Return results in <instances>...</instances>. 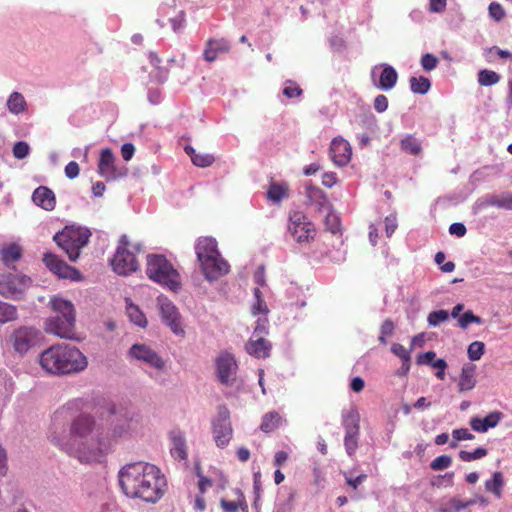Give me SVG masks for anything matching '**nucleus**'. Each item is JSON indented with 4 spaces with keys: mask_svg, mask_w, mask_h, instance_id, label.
<instances>
[{
    "mask_svg": "<svg viewBox=\"0 0 512 512\" xmlns=\"http://www.w3.org/2000/svg\"><path fill=\"white\" fill-rule=\"evenodd\" d=\"M50 439L53 444L84 463L101 461L111 448V438L88 414L76 416L68 432L53 430Z\"/></svg>",
    "mask_w": 512,
    "mask_h": 512,
    "instance_id": "obj_1",
    "label": "nucleus"
},
{
    "mask_svg": "<svg viewBox=\"0 0 512 512\" xmlns=\"http://www.w3.org/2000/svg\"><path fill=\"white\" fill-rule=\"evenodd\" d=\"M119 484L126 496L155 503L163 496L166 482L155 465L136 462L119 471Z\"/></svg>",
    "mask_w": 512,
    "mask_h": 512,
    "instance_id": "obj_2",
    "label": "nucleus"
},
{
    "mask_svg": "<svg viewBox=\"0 0 512 512\" xmlns=\"http://www.w3.org/2000/svg\"><path fill=\"white\" fill-rule=\"evenodd\" d=\"M39 364L49 374L65 375L85 370L88 360L77 347L69 344H56L40 354Z\"/></svg>",
    "mask_w": 512,
    "mask_h": 512,
    "instance_id": "obj_3",
    "label": "nucleus"
},
{
    "mask_svg": "<svg viewBox=\"0 0 512 512\" xmlns=\"http://www.w3.org/2000/svg\"><path fill=\"white\" fill-rule=\"evenodd\" d=\"M146 274L150 280L172 291L181 287L180 274L163 255L149 254L146 261Z\"/></svg>",
    "mask_w": 512,
    "mask_h": 512,
    "instance_id": "obj_4",
    "label": "nucleus"
},
{
    "mask_svg": "<svg viewBox=\"0 0 512 512\" xmlns=\"http://www.w3.org/2000/svg\"><path fill=\"white\" fill-rule=\"evenodd\" d=\"M90 236L87 228L67 226L57 233L53 240L67 254L70 261H76L81 249L88 244Z\"/></svg>",
    "mask_w": 512,
    "mask_h": 512,
    "instance_id": "obj_5",
    "label": "nucleus"
},
{
    "mask_svg": "<svg viewBox=\"0 0 512 512\" xmlns=\"http://www.w3.org/2000/svg\"><path fill=\"white\" fill-rule=\"evenodd\" d=\"M41 332L34 326L22 325L7 337V344L20 356L25 355L39 341Z\"/></svg>",
    "mask_w": 512,
    "mask_h": 512,
    "instance_id": "obj_6",
    "label": "nucleus"
},
{
    "mask_svg": "<svg viewBox=\"0 0 512 512\" xmlns=\"http://www.w3.org/2000/svg\"><path fill=\"white\" fill-rule=\"evenodd\" d=\"M288 232L300 244L310 243L317 234L314 223L301 211H291L289 213Z\"/></svg>",
    "mask_w": 512,
    "mask_h": 512,
    "instance_id": "obj_7",
    "label": "nucleus"
},
{
    "mask_svg": "<svg viewBox=\"0 0 512 512\" xmlns=\"http://www.w3.org/2000/svg\"><path fill=\"white\" fill-rule=\"evenodd\" d=\"M130 242L126 235H122L119 240L116 253L111 260L113 270L119 275H129L135 272L138 267V261L134 252L129 249Z\"/></svg>",
    "mask_w": 512,
    "mask_h": 512,
    "instance_id": "obj_8",
    "label": "nucleus"
},
{
    "mask_svg": "<svg viewBox=\"0 0 512 512\" xmlns=\"http://www.w3.org/2000/svg\"><path fill=\"white\" fill-rule=\"evenodd\" d=\"M31 285V279L25 275L7 273L0 275V295L20 300Z\"/></svg>",
    "mask_w": 512,
    "mask_h": 512,
    "instance_id": "obj_9",
    "label": "nucleus"
},
{
    "mask_svg": "<svg viewBox=\"0 0 512 512\" xmlns=\"http://www.w3.org/2000/svg\"><path fill=\"white\" fill-rule=\"evenodd\" d=\"M213 435L216 445L220 448L227 446L232 439L230 411L224 405L218 407L217 417L213 421Z\"/></svg>",
    "mask_w": 512,
    "mask_h": 512,
    "instance_id": "obj_10",
    "label": "nucleus"
},
{
    "mask_svg": "<svg viewBox=\"0 0 512 512\" xmlns=\"http://www.w3.org/2000/svg\"><path fill=\"white\" fill-rule=\"evenodd\" d=\"M215 369L217 379L222 385H233L236 380L238 364L232 354L228 352L220 353L215 359Z\"/></svg>",
    "mask_w": 512,
    "mask_h": 512,
    "instance_id": "obj_11",
    "label": "nucleus"
},
{
    "mask_svg": "<svg viewBox=\"0 0 512 512\" xmlns=\"http://www.w3.org/2000/svg\"><path fill=\"white\" fill-rule=\"evenodd\" d=\"M75 321L59 315L51 316L46 319L44 330L59 338L75 339Z\"/></svg>",
    "mask_w": 512,
    "mask_h": 512,
    "instance_id": "obj_12",
    "label": "nucleus"
},
{
    "mask_svg": "<svg viewBox=\"0 0 512 512\" xmlns=\"http://www.w3.org/2000/svg\"><path fill=\"white\" fill-rule=\"evenodd\" d=\"M43 262L46 267L59 278L79 280L81 278L77 269L67 265L58 256L52 253H45Z\"/></svg>",
    "mask_w": 512,
    "mask_h": 512,
    "instance_id": "obj_13",
    "label": "nucleus"
},
{
    "mask_svg": "<svg viewBox=\"0 0 512 512\" xmlns=\"http://www.w3.org/2000/svg\"><path fill=\"white\" fill-rule=\"evenodd\" d=\"M200 264L201 271L208 281H215L230 271L229 263L221 256L211 257V260L202 261Z\"/></svg>",
    "mask_w": 512,
    "mask_h": 512,
    "instance_id": "obj_14",
    "label": "nucleus"
},
{
    "mask_svg": "<svg viewBox=\"0 0 512 512\" xmlns=\"http://www.w3.org/2000/svg\"><path fill=\"white\" fill-rule=\"evenodd\" d=\"M159 307L163 321L175 334H183L180 314L175 305L168 299L159 298Z\"/></svg>",
    "mask_w": 512,
    "mask_h": 512,
    "instance_id": "obj_15",
    "label": "nucleus"
},
{
    "mask_svg": "<svg viewBox=\"0 0 512 512\" xmlns=\"http://www.w3.org/2000/svg\"><path fill=\"white\" fill-rule=\"evenodd\" d=\"M329 151L333 163L339 167L347 165L351 160L352 148L349 142L341 137L332 140Z\"/></svg>",
    "mask_w": 512,
    "mask_h": 512,
    "instance_id": "obj_16",
    "label": "nucleus"
},
{
    "mask_svg": "<svg viewBox=\"0 0 512 512\" xmlns=\"http://www.w3.org/2000/svg\"><path fill=\"white\" fill-rule=\"evenodd\" d=\"M130 355L155 369L161 370L164 368V361L161 357L145 344H134L130 349Z\"/></svg>",
    "mask_w": 512,
    "mask_h": 512,
    "instance_id": "obj_17",
    "label": "nucleus"
},
{
    "mask_svg": "<svg viewBox=\"0 0 512 512\" xmlns=\"http://www.w3.org/2000/svg\"><path fill=\"white\" fill-rule=\"evenodd\" d=\"M264 327L258 325L255 331L246 344L247 352L257 358H266L269 356L271 350V344L268 340L262 337L260 334L263 332Z\"/></svg>",
    "mask_w": 512,
    "mask_h": 512,
    "instance_id": "obj_18",
    "label": "nucleus"
},
{
    "mask_svg": "<svg viewBox=\"0 0 512 512\" xmlns=\"http://www.w3.org/2000/svg\"><path fill=\"white\" fill-rule=\"evenodd\" d=\"M98 173L107 181L114 180L120 175L115 166V156L110 148H105L100 153Z\"/></svg>",
    "mask_w": 512,
    "mask_h": 512,
    "instance_id": "obj_19",
    "label": "nucleus"
},
{
    "mask_svg": "<svg viewBox=\"0 0 512 512\" xmlns=\"http://www.w3.org/2000/svg\"><path fill=\"white\" fill-rule=\"evenodd\" d=\"M217 241L208 236L199 237L195 244V253L199 263L211 260V257L219 256Z\"/></svg>",
    "mask_w": 512,
    "mask_h": 512,
    "instance_id": "obj_20",
    "label": "nucleus"
},
{
    "mask_svg": "<svg viewBox=\"0 0 512 512\" xmlns=\"http://www.w3.org/2000/svg\"><path fill=\"white\" fill-rule=\"evenodd\" d=\"M33 202L46 211H52L56 206V197L54 192L46 187L39 186L32 195Z\"/></svg>",
    "mask_w": 512,
    "mask_h": 512,
    "instance_id": "obj_21",
    "label": "nucleus"
},
{
    "mask_svg": "<svg viewBox=\"0 0 512 512\" xmlns=\"http://www.w3.org/2000/svg\"><path fill=\"white\" fill-rule=\"evenodd\" d=\"M502 418V413L498 411H494L489 413L484 418L473 417L470 420L471 428L480 433L486 432L489 428H494L498 425Z\"/></svg>",
    "mask_w": 512,
    "mask_h": 512,
    "instance_id": "obj_22",
    "label": "nucleus"
},
{
    "mask_svg": "<svg viewBox=\"0 0 512 512\" xmlns=\"http://www.w3.org/2000/svg\"><path fill=\"white\" fill-rule=\"evenodd\" d=\"M230 48V43L226 39H210L206 43L203 53L204 59L208 62H213L219 54L228 52Z\"/></svg>",
    "mask_w": 512,
    "mask_h": 512,
    "instance_id": "obj_23",
    "label": "nucleus"
},
{
    "mask_svg": "<svg viewBox=\"0 0 512 512\" xmlns=\"http://www.w3.org/2000/svg\"><path fill=\"white\" fill-rule=\"evenodd\" d=\"M49 304L55 315H59L62 318L76 320L74 305L71 301L60 296H54L51 298Z\"/></svg>",
    "mask_w": 512,
    "mask_h": 512,
    "instance_id": "obj_24",
    "label": "nucleus"
},
{
    "mask_svg": "<svg viewBox=\"0 0 512 512\" xmlns=\"http://www.w3.org/2000/svg\"><path fill=\"white\" fill-rule=\"evenodd\" d=\"M306 196L311 205H315L319 211L330 210L331 204L322 189L309 185L306 187Z\"/></svg>",
    "mask_w": 512,
    "mask_h": 512,
    "instance_id": "obj_25",
    "label": "nucleus"
},
{
    "mask_svg": "<svg viewBox=\"0 0 512 512\" xmlns=\"http://www.w3.org/2000/svg\"><path fill=\"white\" fill-rule=\"evenodd\" d=\"M475 384V366L472 364H465L462 367L461 374L459 377V392L470 391L475 387Z\"/></svg>",
    "mask_w": 512,
    "mask_h": 512,
    "instance_id": "obj_26",
    "label": "nucleus"
},
{
    "mask_svg": "<svg viewBox=\"0 0 512 512\" xmlns=\"http://www.w3.org/2000/svg\"><path fill=\"white\" fill-rule=\"evenodd\" d=\"M342 424L345 433H360V415L355 408H351L343 413Z\"/></svg>",
    "mask_w": 512,
    "mask_h": 512,
    "instance_id": "obj_27",
    "label": "nucleus"
},
{
    "mask_svg": "<svg viewBox=\"0 0 512 512\" xmlns=\"http://www.w3.org/2000/svg\"><path fill=\"white\" fill-rule=\"evenodd\" d=\"M172 447L171 455L175 459L185 460L187 458L186 441L180 432L171 433Z\"/></svg>",
    "mask_w": 512,
    "mask_h": 512,
    "instance_id": "obj_28",
    "label": "nucleus"
},
{
    "mask_svg": "<svg viewBox=\"0 0 512 512\" xmlns=\"http://www.w3.org/2000/svg\"><path fill=\"white\" fill-rule=\"evenodd\" d=\"M400 148L403 152L413 156H419L422 153L421 141L413 134H407L401 139Z\"/></svg>",
    "mask_w": 512,
    "mask_h": 512,
    "instance_id": "obj_29",
    "label": "nucleus"
},
{
    "mask_svg": "<svg viewBox=\"0 0 512 512\" xmlns=\"http://www.w3.org/2000/svg\"><path fill=\"white\" fill-rule=\"evenodd\" d=\"M397 79L396 70L392 66L385 65L380 75L378 87L383 90H390L396 85Z\"/></svg>",
    "mask_w": 512,
    "mask_h": 512,
    "instance_id": "obj_30",
    "label": "nucleus"
},
{
    "mask_svg": "<svg viewBox=\"0 0 512 512\" xmlns=\"http://www.w3.org/2000/svg\"><path fill=\"white\" fill-rule=\"evenodd\" d=\"M1 260L9 266L19 260L22 256V248L15 243L9 244L0 250Z\"/></svg>",
    "mask_w": 512,
    "mask_h": 512,
    "instance_id": "obj_31",
    "label": "nucleus"
},
{
    "mask_svg": "<svg viewBox=\"0 0 512 512\" xmlns=\"http://www.w3.org/2000/svg\"><path fill=\"white\" fill-rule=\"evenodd\" d=\"M185 152L190 156L191 161L198 167H208L213 164L215 158L213 155L208 153H197L192 146H186Z\"/></svg>",
    "mask_w": 512,
    "mask_h": 512,
    "instance_id": "obj_32",
    "label": "nucleus"
},
{
    "mask_svg": "<svg viewBox=\"0 0 512 512\" xmlns=\"http://www.w3.org/2000/svg\"><path fill=\"white\" fill-rule=\"evenodd\" d=\"M282 422L283 418L278 412L270 411L263 416L260 429L264 433H270L276 430Z\"/></svg>",
    "mask_w": 512,
    "mask_h": 512,
    "instance_id": "obj_33",
    "label": "nucleus"
},
{
    "mask_svg": "<svg viewBox=\"0 0 512 512\" xmlns=\"http://www.w3.org/2000/svg\"><path fill=\"white\" fill-rule=\"evenodd\" d=\"M289 185L286 182L271 183L267 190V198L279 202L288 197Z\"/></svg>",
    "mask_w": 512,
    "mask_h": 512,
    "instance_id": "obj_34",
    "label": "nucleus"
},
{
    "mask_svg": "<svg viewBox=\"0 0 512 512\" xmlns=\"http://www.w3.org/2000/svg\"><path fill=\"white\" fill-rule=\"evenodd\" d=\"M7 108L12 114H20L27 109V103L24 96L19 92H13L7 100Z\"/></svg>",
    "mask_w": 512,
    "mask_h": 512,
    "instance_id": "obj_35",
    "label": "nucleus"
},
{
    "mask_svg": "<svg viewBox=\"0 0 512 512\" xmlns=\"http://www.w3.org/2000/svg\"><path fill=\"white\" fill-rule=\"evenodd\" d=\"M503 486L504 478L500 471L494 472L492 478L485 482V489L493 493L497 498H501Z\"/></svg>",
    "mask_w": 512,
    "mask_h": 512,
    "instance_id": "obj_36",
    "label": "nucleus"
},
{
    "mask_svg": "<svg viewBox=\"0 0 512 512\" xmlns=\"http://www.w3.org/2000/svg\"><path fill=\"white\" fill-rule=\"evenodd\" d=\"M485 202L489 206L500 209L512 210V194L488 195Z\"/></svg>",
    "mask_w": 512,
    "mask_h": 512,
    "instance_id": "obj_37",
    "label": "nucleus"
},
{
    "mask_svg": "<svg viewBox=\"0 0 512 512\" xmlns=\"http://www.w3.org/2000/svg\"><path fill=\"white\" fill-rule=\"evenodd\" d=\"M17 318L18 312L14 305L0 302V324L15 321Z\"/></svg>",
    "mask_w": 512,
    "mask_h": 512,
    "instance_id": "obj_38",
    "label": "nucleus"
},
{
    "mask_svg": "<svg viewBox=\"0 0 512 512\" xmlns=\"http://www.w3.org/2000/svg\"><path fill=\"white\" fill-rule=\"evenodd\" d=\"M126 313L130 321L134 324L140 327H145L147 325V319L145 315L140 311L138 306L132 303L128 304L126 307Z\"/></svg>",
    "mask_w": 512,
    "mask_h": 512,
    "instance_id": "obj_39",
    "label": "nucleus"
},
{
    "mask_svg": "<svg viewBox=\"0 0 512 512\" xmlns=\"http://www.w3.org/2000/svg\"><path fill=\"white\" fill-rule=\"evenodd\" d=\"M473 504H475V500L462 501L458 498H452L444 507L439 509V512H459Z\"/></svg>",
    "mask_w": 512,
    "mask_h": 512,
    "instance_id": "obj_40",
    "label": "nucleus"
},
{
    "mask_svg": "<svg viewBox=\"0 0 512 512\" xmlns=\"http://www.w3.org/2000/svg\"><path fill=\"white\" fill-rule=\"evenodd\" d=\"M430 87L429 79L424 76L410 78V88L414 93L426 94Z\"/></svg>",
    "mask_w": 512,
    "mask_h": 512,
    "instance_id": "obj_41",
    "label": "nucleus"
},
{
    "mask_svg": "<svg viewBox=\"0 0 512 512\" xmlns=\"http://www.w3.org/2000/svg\"><path fill=\"white\" fill-rule=\"evenodd\" d=\"M255 302L251 307V311L253 315L264 314L266 315L269 312L268 306L262 297L261 290L257 287L253 291Z\"/></svg>",
    "mask_w": 512,
    "mask_h": 512,
    "instance_id": "obj_42",
    "label": "nucleus"
},
{
    "mask_svg": "<svg viewBox=\"0 0 512 512\" xmlns=\"http://www.w3.org/2000/svg\"><path fill=\"white\" fill-rule=\"evenodd\" d=\"M500 75L495 71L483 69L478 72V82L482 86H492L500 81Z\"/></svg>",
    "mask_w": 512,
    "mask_h": 512,
    "instance_id": "obj_43",
    "label": "nucleus"
},
{
    "mask_svg": "<svg viewBox=\"0 0 512 512\" xmlns=\"http://www.w3.org/2000/svg\"><path fill=\"white\" fill-rule=\"evenodd\" d=\"M488 451L485 448L479 447L476 448L474 451H465L461 450L459 452V458L464 462H472L477 459H481L487 455Z\"/></svg>",
    "mask_w": 512,
    "mask_h": 512,
    "instance_id": "obj_44",
    "label": "nucleus"
},
{
    "mask_svg": "<svg viewBox=\"0 0 512 512\" xmlns=\"http://www.w3.org/2000/svg\"><path fill=\"white\" fill-rule=\"evenodd\" d=\"M391 351L393 354H395L397 357H399L402 360L403 367L406 368V370L410 367V352L401 344L394 343L391 347Z\"/></svg>",
    "mask_w": 512,
    "mask_h": 512,
    "instance_id": "obj_45",
    "label": "nucleus"
},
{
    "mask_svg": "<svg viewBox=\"0 0 512 512\" xmlns=\"http://www.w3.org/2000/svg\"><path fill=\"white\" fill-rule=\"evenodd\" d=\"M485 345L481 341L472 342L467 350L468 358L471 361L480 360L482 355L484 354Z\"/></svg>",
    "mask_w": 512,
    "mask_h": 512,
    "instance_id": "obj_46",
    "label": "nucleus"
},
{
    "mask_svg": "<svg viewBox=\"0 0 512 512\" xmlns=\"http://www.w3.org/2000/svg\"><path fill=\"white\" fill-rule=\"evenodd\" d=\"M360 433H345L344 446L349 456L355 454L358 448V439Z\"/></svg>",
    "mask_w": 512,
    "mask_h": 512,
    "instance_id": "obj_47",
    "label": "nucleus"
},
{
    "mask_svg": "<svg viewBox=\"0 0 512 512\" xmlns=\"http://www.w3.org/2000/svg\"><path fill=\"white\" fill-rule=\"evenodd\" d=\"M458 323L462 329H466L471 323L481 324L482 319L479 316L474 315L471 310H468L459 317Z\"/></svg>",
    "mask_w": 512,
    "mask_h": 512,
    "instance_id": "obj_48",
    "label": "nucleus"
},
{
    "mask_svg": "<svg viewBox=\"0 0 512 512\" xmlns=\"http://www.w3.org/2000/svg\"><path fill=\"white\" fill-rule=\"evenodd\" d=\"M452 464V458L449 455H441L436 457L430 464V468L434 471L444 470L450 467Z\"/></svg>",
    "mask_w": 512,
    "mask_h": 512,
    "instance_id": "obj_49",
    "label": "nucleus"
},
{
    "mask_svg": "<svg viewBox=\"0 0 512 512\" xmlns=\"http://www.w3.org/2000/svg\"><path fill=\"white\" fill-rule=\"evenodd\" d=\"M449 314L446 310H438L430 312L428 315V323L430 326H438L440 323L448 320Z\"/></svg>",
    "mask_w": 512,
    "mask_h": 512,
    "instance_id": "obj_50",
    "label": "nucleus"
},
{
    "mask_svg": "<svg viewBox=\"0 0 512 512\" xmlns=\"http://www.w3.org/2000/svg\"><path fill=\"white\" fill-rule=\"evenodd\" d=\"M325 226L327 230H329L331 233H337L338 231H340L339 217L332 212H328L325 217Z\"/></svg>",
    "mask_w": 512,
    "mask_h": 512,
    "instance_id": "obj_51",
    "label": "nucleus"
},
{
    "mask_svg": "<svg viewBox=\"0 0 512 512\" xmlns=\"http://www.w3.org/2000/svg\"><path fill=\"white\" fill-rule=\"evenodd\" d=\"M303 91L299 85L293 81H287L283 89V95L287 98H298L302 95Z\"/></svg>",
    "mask_w": 512,
    "mask_h": 512,
    "instance_id": "obj_52",
    "label": "nucleus"
},
{
    "mask_svg": "<svg viewBox=\"0 0 512 512\" xmlns=\"http://www.w3.org/2000/svg\"><path fill=\"white\" fill-rule=\"evenodd\" d=\"M488 12L490 17L497 22L501 21L506 15L504 8L498 2L490 3Z\"/></svg>",
    "mask_w": 512,
    "mask_h": 512,
    "instance_id": "obj_53",
    "label": "nucleus"
},
{
    "mask_svg": "<svg viewBox=\"0 0 512 512\" xmlns=\"http://www.w3.org/2000/svg\"><path fill=\"white\" fill-rule=\"evenodd\" d=\"M439 60L436 56L426 53L421 57V66L425 71H432L437 67Z\"/></svg>",
    "mask_w": 512,
    "mask_h": 512,
    "instance_id": "obj_54",
    "label": "nucleus"
},
{
    "mask_svg": "<svg viewBox=\"0 0 512 512\" xmlns=\"http://www.w3.org/2000/svg\"><path fill=\"white\" fill-rule=\"evenodd\" d=\"M30 147L26 142L19 141L13 147V155L17 159H24L28 156Z\"/></svg>",
    "mask_w": 512,
    "mask_h": 512,
    "instance_id": "obj_55",
    "label": "nucleus"
},
{
    "mask_svg": "<svg viewBox=\"0 0 512 512\" xmlns=\"http://www.w3.org/2000/svg\"><path fill=\"white\" fill-rule=\"evenodd\" d=\"M185 22V13L183 11H180L175 17L170 19V23L174 32L181 30L185 26Z\"/></svg>",
    "mask_w": 512,
    "mask_h": 512,
    "instance_id": "obj_56",
    "label": "nucleus"
},
{
    "mask_svg": "<svg viewBox=\"0 0 512 512\" xmlns=\"http://www.w3.org/2000/svg\"><path fill=\"white\" fill-rule=\"evenodd\" d=\"M452 436L456 441L473 440L475 438V436L466 428L453 430Z\"/></svg>",
    "mask_w": 512,
    "mask_h": 512,
    "instance_id": "obj_57",
    "label": "nucleus"
},
{
    "mask_svg": "<svg viewBox=\"0 0 512 512\" xmlns=\"http://www.w3.org/2000/svg\"><path fill=\"white\" fill-rule=\"evenodd\" d=\"M388 108V99L385 95H378L374 99V109L378 113H383Z\"/></svg>",
    "mask_w": 512,
    "mask_h": 512,
    "instance_id": "obj_58",
    "label": "nucleus"
},
{
    "mask_svg": "<svg viewBox=\"0 0 512 512\" xmlns=\"http://www.w3.org/2000/svg\"><path fill=\"white\" fill-rule=\"evenodd\" d=\"M79 171H80V168H79V165L77 162L75 161H71L69 162L66 167H65V175L69 178V179H74L76 178L78 175H79Z\"/></svg>",
    "mask_w": 512,
    "mask_h": 512,
    "instance_id": "obj_59",
    "label": "nucleus"
},
{
    "mask_svg": "<svg viewBox=\"0 0 512 512\" xmlns=\"http://www.w3.org/2000/svg\"><path fill=\"white\" fill-rule=\"evenodd\" d=\"M435 357H436V354L434 351H428V352L418 355L416 361H417L418 365L430 364L432 366V363L434 362Z\"/></svg>",
    "mask_w": 512,
    "mask_h": 512,
    "instance_id": "obj_60",
    "label": "nucleus"
},
{
    "mask_svg": "<svg viewBox=\"0 0 512 512\" xmlns=\"http://www.w3.org/2000/svg\"><path fill=\"white\" fill-rule=\"evenodd\" d=\"M385 231L387 237H391L397 228V220L395 216H387L385 218Z\"/></svg>",
    "mask_w": 512,
    "mask_h": 512,
    "instance_id": "obj_61",
    "label": "nucleus"
},
{
    "mask_svg": "<svg viewBox=\"0 0 512 512\" xmlns=\"http://www.w3.org/2000/svg\"><path fill=\"white\" fill-rule=\"evenodd\" d=\"M135 153V147L132 143H125L121 147V155L125 161H129L132 159Z\"/></svg>",
    "mask_w": 512,
    "mask_h": 512,
    "instance_id": "obj_62",
    "label": "nucleus"
},
{
    "mask_svg": "<svg viewBox=\"0 0 512 512\" xmlns=\"http://www.w3.org/2000/svg\"><path fill=\"white\" fill-rule=\"evenodd\" d=\"M467 230L464 224L462 223H453L449 227V233L451 235H455L457 237L465 236Z\"/></svg>",
    "mask_w": 512,
    "mask_h": 512,
    "instance_id": "obj_63",
    "label": "nucleus"
},
{
    "mask_svg": "<svg viewBox=\"0 0 512 512\" xmlns=\"http://www.w3.org/2000/svg\"><path fill=\"white\" fill-rule=\"evenodd\" d=\"M240 505V501L221 500V507L225 512H238Z\"/></svg>",
    "mask_w": 512,
    "mask_h": 512,
    "instance_id": "obj_64",
    "label": "nucleus"
}]
</instances>
